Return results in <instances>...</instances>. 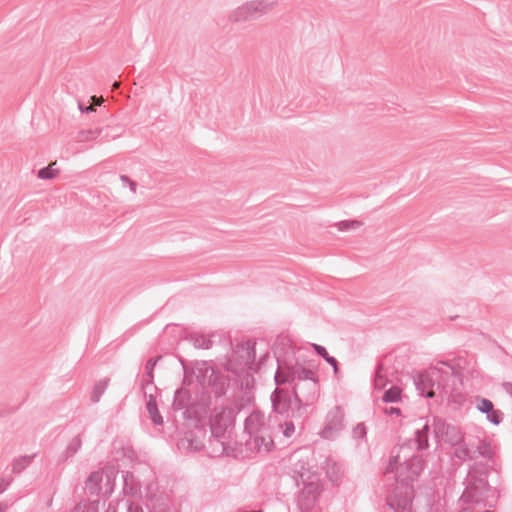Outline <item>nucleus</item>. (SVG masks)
I'll return each mask as SVG.
<instances>
[{
	"label": "nucleus",
	"mask_w": 512,
	"mask_h": 512,
	"mask_svg": "<svg viewBox=\"0 0 512 512\" xmlns=\"http://www.w3.org/2000/svg\"><path fill=\"white\" fill-rule=\"evenodd\" d=\"M384 412L388 415H400L401 414V410L400 408H397V407H390V408H386L384 410Z\"/></svg>",
	"instance_id": "37998d69"
},
{
	"label": "nucleus",
	"mask_w": 512,
	"mask_h": 512,
	"mask_svg": "<svg viewBox=\"0 0 512 512\" xmlns=\"http://www.w3.org/2000/svg\"><path fill=\"white\" fill-rule=\"evenodd\" d=\"M58 175V170L53 169L52 166L43 167L38 170L37 176L40 179H53Z\"/></svg>",
	"instance_id": "f704fd0d"
},
{
	"label": "nucleus",
	"mask_w": 512,
	"mask_h": 512,
	"mask_svg": "<svg viewBox=\"0 0 512 512\" xmlns=\"http://www.w3.org/2000/svg\"><path fill=\"white\" fill-rule=\"evenodd\" d=\"M326 465H327L326 475H327L328 479L331 482H337L339 475H338V467H337L336 463L330 464L327 461Z\"/></svg>",
	"instance_id": "c9c22d12"
},
{
	"label": "nucleus",
	"mask_w": 512,
	"mask_h": 512,
	"mask_svg": "<svg viewBox=\"0 0 512 512\" xmlns=\"http://www.w3.org/2000/svg\"><path fill=\"white\" fill-rule=\"evenodd\" d=\"M8 486H9V483H7L6 485H2L0 487V494L3 493L7 489Z\"/></svg>",
	"instance_id": "8fccbe9b"
},
{
	"label": "nucleus",
	"mask_w": 512,
	"mask_h": 512,
	"mask_svg": "<svg viewBox=\"0 0 512 512\" xmlns=\"http://www.w3.org/2000/svg\"><path fill=\"white\" fill-rule=\"evenodd\" d=\"M477 409L486 414L487 420L494 425H499L503 420V413L494 408L491 400L486 398L477 399Z\"/></svg>",
	"instance_id": "6ab92c4d"
},
{
	"label": "nucleus",
	"mask_w": 512,
	"mask_h": 512,
	"mask_svg": "<svg viewBox=\"0 0 512 512\" xmlns=\"http://www.w3.org/2000/svg\"><path fill=\"white\" fill-rule=\"evenodd\" d=\"M188 339L198 349H209L213 344L212 340L203 334L192 333Z\"/></svg>",
	"instance_id": "c85d7f7f"
},
{
	"label": "nucleus",
	"mask_w": 512,
	"mask_h": 512,
	"mask_svg": "<svg viewBox=\"0 0 512 512\" xmlns=\"http://www.w3.org/2000/svg\"><path fill=\"white\" fill-rule=\"evenodd\" d=\"M293 479L296 483V486H300V484L305 485L311 482H317L320 481L319 476L317 473L309 470H305V472H302V474H299V476H293Z\"/></svg>",
	"instance_id": "7c9ffc66"
},
{
	"label": "nucleus",
	"mask_w": 512,
	"mask_h": 512,
	"mask_svg": "<svg viewBox=\"0 0 512 512\" xmlns=\"http://www.w3.org/2000/svg\"><path fill=\"white\" fill-rule=\"evenodd\" d=\"M105 490L103 491L102 482L104 480V472L97 470L92 472L85 481V489L90 496L109 497L113 492V483L109 475L105 476Z\"/></svg>",
	"instance_id": "9d476101"
},
{
	"label": "nucleus",
	"mask_w": 512,
	"mask_h": 512,
	"mask_svg": "<svg viewBox=\"0 0 512 512\" xmlns=\"http://www.w3.org/2000/svg\"><path fill=\"white\" fill-rule=\"evenodd\" d=\"M161 359V356L150 358L145 365V374L141 381V386L143 390L153 384L154 381V368L157 362Z\"/></svg>",
	"instance_id": "b1692460"
},
{
	"label": "nucleus",
	"mask_w": 512,
	"mask_h": 512,
	"mask_svg": "<svg viewBox=\"0 0 512 512\" xmlns=\"http://www.w3.org/2000/svg\"><path fill=\"white\" fill-rule=\"evenodd\" d=\"M122 134L121 127H102L89 129L79 132V141H90L100 139L101 141H108L110 139H116Z\"/></svg>",
	"instance_id": "2eb2a0df"
},
{
	"label": "nucleus",
	"mask_w": 512,
	"mask_h": 512,
	"mask_svg": "<svg viewBox=\"0 0 512 512\" xmlns=\"http://www.w3.org/2000/svg\"><path fill=\"white\" fill-rule=\"evenodd\" d=\"M7 483H9V484H10V481H7V482H6L4 478L0 479V487H1L2 485H6Z\"/></svg>",
	"instance_id": "3c124183"
},
{
	"label": "nucleus",
	"mask_w": 512,
	"mask_h": 512,
	"mask_svg": "<svg viewBox=\"0 0 512 512\" xmlns=\"http://www.w3.org/2000/svg\"><path fill=\"white\" fill-rule=\"evenodd\" d=\"M344 414L339 406L329 411L326 424L320 432L323 439L332 440L344 429Z\"/></svg>",
	"instance_id": "ddd939ff"
},
{
	"label": "nucleus",
	"mask_w": 512,
	"mask_h": 512,
	"mask_svg": "<svg viewBox=\"0 0 512 512\" xmlns=\"http://www.w3.org/2000/svg\"><path fill=\"white\" fill-rule=\"evenodd\" d=\"M282 427L276 416H266L260 410H254L244 423V432L248 435L245 440L246 451L252 453H268L274 447V435Z\"/></svg>",
	"instance_id": "f03ea898"
},
{
	"label": "nucleus",
	"mask_w": 512,
	"mask_h": 512,
	"mask_svg": "<svg viewBox=\"0 0 512 512\" xmlns=\"http://www.w3.org/2000/svg\"><path fill=\"white\" fill-rule=\"evenodd\" d=\"M210 430H211V438L210 444H217L218 446L214 448L215 452L224 453L225 448V439H226V430L227 423L225 417L221 414H216L210 419Z\"/></svg>",
	"instance_id": "4468645a"
},
{
	"label": "nucleus",
	"mask_w": 512,
	"mask_h": 512,
	"mask_svg": "<svg viewBox=\"0 0 512 512\" xmlns=\"http://www.w3.org/2000/svg\"><path fill=\"white\" fill-rule=\"evenodd\" d=\"M195 112L198 115V117H200V118H207L208 117V112L203 110L202 104H199V105L196 106Z\"/></svg>",
	"instance_id": "79ce46f5"
},
{
	"label": "nucleus",
	"mask_w": 512,
	"mask_h": 512,
	"mask_svg": "<svg viewBox=\"0 0 512 512\" xmlns=\"http://www.w3.org/2000/svg\"><path fill=\"white\" fill-rule=\"evenodd\" d=\"M128 186L130 188V190L133 192V193H136V189H137V183L133 180H131L129 183H128Z\"/></svg>",
	"instance_id": "a18cd8bd"
},
{
	"label": "nucleus",
	"mask_w": 512,
	"mask_h": 512,
	"mask_svg": "<svg viewBox=\"0 0 512 512\" xmlns=\"http://www.w3.org/2000/svg\"><path fill=\"white\" fill-rule=\"evenodd\" d=\"M320 493V481H310L308 484L303 485V488L298 495V505L300 506L301 510L312 509L316 501L318 500Z\"/></svg>",
	"instance_id": "dca6fc26"
},
{
	"label": "nucleus",
	"mask_w": 512,
	"mask_h": 512,
	"mask_svg": "<svg viewBox=\"0 0 512 512\" xmlns=\"http://www.w3.org/2000/svg\"><path fill=\"white\" fill-rule=\"evenodd\" d=\"M432 426L434 437L438 441H443L455 448L461 442L463 435L460 429L454 424L447 422L445 419L433 416Z\"/></svg>",
	"instance_id": "1a4fd4ad"
},
{
	"label": "nucleus",
	"mask_w": 512,
	"mask_h": 512,
	"mask_svg": "<svg viewBox=\"0 0 512 512\" xmlns=\"http://www.w3.org/2000/svg\"><path fill=\"white\" fill-rule=\"evenodd\" d=\"M309 469L310 467L307 462L299 460L294 464L293 476H299V474H302V472H305V470Z\"/></svg>",
	"instance_id": "4c0bfd02"
},
{
	"label": "nucleus",
	"mask_w": 512,
	"mask_h": 512,
	"mask_svg": "<svg viewBox=\"0 0 512 512\" xmlns=\"http://www.w3.org/2000/svg\"><path fill=\"white\" fill-rule=\"evenodd\" d=\"M120 180L124 183V184H128L131 179L127 176V175H121L120 176Z\"/></svg>",
	"instance_id": "49530a36"
},
{
	"label": "nucleus",
	"mask_w": 512,
	"mask_h": 512,
	"mask_svg": "<svg viewBox=\"0 0 512 512\" xmlns=\"http://www.w3.org/2000/svg\"><path fill=\"white\" fill-rule=\"evenodd\" d=\"M373 382L375 389L378 390H381L386 386L388 380L386 378V368L384 367L383 362H379L377 364Z\"/></svg>",
	"instance_id": "cd10ccee"
},
{
	"label": "nucleus",
	"mask_w": 512,
	"mask_h": 512,
	"mask_svg": "<svg viewBox=\"0 0 512 512\" xmlns=\"http://www.w3.org/2000/svg\"><path fill=\"white\" fill-rule=\"evenodd\" d=\"M413 498V486L395 487L392 496L387 498V505L395 512H410Z\"/></svg>",
	"instance_id": "f8f14e48"
},
{
	"label": "nucleus",
	"mask_w": 512,
	"mask_h": 512,
	"mask_svg": "<svg viewBox=\"0 0 512 512\" xmlns=\"http://www.w3.org/2000/svg\"><path fill=\"white\" fill-rule=\"evenodd\" d=\"M460 374L450 365L446 368L432 367L428 371L420 372L414 377V384L421 396L432 398L435 395L434 387L446 389L450 379L460 380Z\"/></svg>",
	"instance_id": "20e7f679"
},
{
	"label": "nucleus",
	"mask_w": 512,
	"mask_h": 512,
	"mask_svg": "<svg viewBox=\"0 0 512 512\" xmlns=\"http://www.w3.org/2000/svg\"><path fill=\"white\" fill-rule=\"evenodd\" d=\"M483 512H494V511H492V510H485V511H483Z\"/></svg>",
	"instance_id": "864d4df0"
},
{
	"label": "nucleus",
	"mask_w": 512,
	"mask_h": 512,
	"mask_svg": "<svg viewBox=\"0 0 512 512\" xmlns=\"http://www.w3.org/2000/svg\"><path fill=\"white\" fill-rule=\"evenodd\" d=\"M413 498V486L395 487L392 496L387 498V505L395 512H410Z\"/></svg>",
	"instance_id": "9b49d317"
},
{
	"label": "nucleus",
	"mask_w": 512,
	"mask_h": 512,
	"mask_svg": "<svg viewBox=\"0 0 512 512\" xmlns=\"http://www.w3.org/2000/svg\"><path fill=\"white\" fill-rule=\"evenodd\" d=\"M284 430H283V434L285 437L289 438L293 435V433L295 432V425L293 423V421H286L284 423Z\"/></svg>",
	"instance_id": "ea45409f"
},
{
	"label": "nucleus",
	"mask_w": 512,
	"mask_h": 512,
	"mask_svg": "<svg viewBox=\"0 0 512 512\" xmlns=\"http://www.w3.org/2000/svg\"><path fill=\"white\" fill-rule=\"evenodd\" d=\"M215 371L216 369L207 361L196 362L193 368V374L203 388H206L207 383H209L210 378L214 375Z\"/></svg>",
	"instance_id": "aec40b11"
},
{
	"label": "nucleus",
	"mask_w": 512,
	"mask_h": 512,
	"mask_svg": "<svg viewBox=\"0 0 512 512\" xmlns=\"http://www.w3.org/2000/svg\"><path fill=\"white\" fill-rule=\"evenodd\" d=\"M276 5L275 0H253L239 6L229 14L231 22L240 23L256 20Z\"/></svg>",
	"instance_id": "6e6552de"
},
{
	"label": "nucleus",
	"mask_w": 512,
	"mask_h": 512,
	"mask_svg": "<svg viewBox=\"0 0 512 512\" xmlns=\"http://www.w3.org/2000/svg\"><path fill=\"white\" fill-rule=\"evenodd\" d=\"M312 347L316 354L322 357L329 365L332 366L334 375H338L339 373V363L337 359L333 356H330L326 350V348L319 344H312Z\"/></svg>",
	"instance_id": "a878e982"
},
{
	"label": "nucleus",
	"mask_w": 512,
	"mask_h": 512,
	"mask_svg": "<svg viewBox=\"0 0 512 512\" xmlns=\"http://www.w3.org/2000/svg\"><path fill=\"white\" fill-rule=\"evenodd\" d=\"M490 471L491 467L488 464L474 463L468 471L465 479L466 486L460 500L466 504L484 503L491 489L487 480Z\"/></svg>",
	"instance_id": "7ed1b4c3"
},
{
	"label": "nucleus",
	"mask_w": 512,
	"mask_h": 512,
	"mask_svg": "<svg viewBox=\"0 0 512 512\" xmlns=\"http://www.w3.org/2000/svg\"><path fill=\"white\" fill-rule=\"evenodd\" d=\"M233 357L243 367L252 370L255 364V343L251 341L242 342L233 350Z\"/></svg>",
	"instance_id": "f3484780"
},
{
	"label": "nucleus",
	"mask_w": 512,
	"mask_h": 512,
	"mask_svg": "<svg viewBox=\"0 0 512 512\" xmlns=\"http://www.w3.org/2000/svg\"><path fill=\"white\" fill-rule=\"evenodd\" d=\"M272 412L283 415L287 418L302 419L305 414V405L297 403L295 397L292 399L291 393L278 385L271 396Z\"/></svg>",
	"instance_id": "423d86ee"
},
{
	"label": "nucleus",
	"mask_w": 512,
	"mask_h": 512,
	"mask_svg": "<svg viewBox=\"0 0 512 512\" xmlns=\"http://www.w3.org/2000/svg\"><path fill=\"white\" fill-rule=\"evenodd\" d=\"M122 478H123V491L127 494V493H130V494H133L134 492V489L133 487L129 484L130 481L133 480L134 476L131 472H125L123 473L122 475Z\"/></svg>",
	"instance_id": "e433bc0d"
},
{
	"label": "nucleus",
	"mask_w": 512,
	"mask_h": 512,
	"mask_svg": "<svg viewBox=\"0 0 512 512\" xmlns=\"http://www.w3.org/2000/svg\"><path fill=\"white\" fill-rule=\"evenodd\" d=\"M228 385L227 377L220 370L216 369L206 387H210L216 397H221L225 394Z\"/></svg>",
	"instance_id": "412c9836"
},
{
	"label": "nucleus",
	"mask_w": 512,
	"mask_h": 512,
	"mask_svg": "<svg viewBox=\"0 0 512 512\" xmlns=\"http://www.w3.org/2000/svg\"><path fill=\"white\" fill-rule=\"evenodd\" d=\"M144 395L147 397V392L144 390ZM146 410L149 414V417L151 421L155 425H162L163 424V417L159 412L156 397L153 394L148 395V399L146 402Z\"/></svg>",
	"instance_id": "5701e85b"
},
{
	"label": "nucleus",
	"mask_w": 512,
	"mask_h": 512,
	"mask_svg": "<svg viewBox=\"0 0 512 512\" xmlns=\"http://www.w3.org/2000/svg\"><path fill=\"white\" fill-rule=\"evenodd\" d=\"M127 511L128 512H144L142 507L139 504H135L133 502H128Z\"/></svg>",
	"instance_id": "a19ab883"
},
{
	"label": "nucleus",
	"mask_w": 512,
	"mask_h": 512,
	"mask_svg": "<svg viewBox=\"0 0 512 512\" xmlns=\"http://www.w3.org/2000/svg\"><path fill=\"white\" fill-rule=\"evenodd\" d=\"M366 433L367 431L364 423L357 424L352 431L353 438L355 439L364 438L366 436Z\"/></svg>",
	"instance_id": "58836bf2"
},
{
	"label": "nucleus",
	"mask_w": 512,
	"mask_h": 512,
	"mask_svg": "<svg viewBox=\"0 0 512 512\" xmlns=\"http://www.w3.org/2000/svg\"><path fill=\"white\" fill-rule=\"evenodd\" d=\"M82 446V440L80 435L75 436L71 442L68 444L65 451L59 456L58 461L59 462H65L69 458L73 457L81 448Z\"/></svg>",
	"instance_id": "393cba45"
},
{
	"label": "nucleus",
	"mask_w": 512,
	"mask_h": 512,
	"mask_svg": "<svg viewBox=\"0 0 512 512\" xmlns=\"http://www.w3.org/2000/svg\"><path fill=\"white\" fill-rule=\"evenodd\" d=\"M35 455H25L16 459L12 464V472L15 474L21 473L32 461Z\"/></svg>",
	"instance_id": "473e14b6"
},
{
	"label": "nucleus",
	"mask_w": 512,
	"mask_h": 512,
	"mask_svg": "<svg viewBox=\"0 0 512 512\" xmlns=\"http://www.w3.org/2000/svg\"><path fill=\"white\" fill-rule=\"evenodd\" d=\"M191 403V394L189 390L184 388H179L174 393V400L172 403L173 410L181 411L182 416L185 419L190 418L189 416V405Z\"/></svg>",
	"instance_id": "a211bd4d"
},
{
	"label": "nucleus",
	"mask_w": 512,
	"mask_h": 512,
	"mask_svg": "<svg viewBox=\"0 0 512 512\" xmlns=\"http://www.w3.org/2000/svg\"><path fill=\"white\" fill-rule=\"evenodd\" d=\"M401 394V388L397 386H392L383 393L382 401L385 403H397L401 401Z\"/></svg>",
	"instance_id": "c756f323"
},
{
	"label": "nucleus",
	"mask_w": 512,
	"mask_h": 512,
	"mask_svg": "<svg viewBox=\"0 0 512 512\" xmlns=\"http://www.w3.org/2000/svg\"><path fill=\"white\" fill-rule=\"evenodd\" d=\"M430 432L429 421L426 420L421 428H417L415 431V438L410 442L416 445V449L421 451L429 447L428 436Z\"/></svg>",
	"instance_id": "4be33fe9"
},
{
	"label": "nucleus",
	"mask_w": 512,
	"mask_h": 512,
	"mask_svg": "<svg viewBox=\"0 0 512 512\" xmlns=\"http://www.w3.org/2000/svg\"><path fill=\"white\" fill-rule=\"evenodd\" d=\"M109 379H103L98 381L91 394V401L93 403H97L100 401L101 396L104 394L107 386H108Z\"/></svg>",
	"instance_id": "2f4dec72"
},
{
	"label": "nucleus",
	"mask_w": 512,
	"mask_h": 512,
	"mask_svg": "<svg viewBox=\"0 0 512 512\" xmlns=\"http://www.w3.org/2000/svg\"><path fill=\"white\" fill-rule=\"evenodd\" d=\"M7 507H8L7 504L0 503V512H6Z\"/></svg>",
	"instance_id": "09e8293b"
},
{
	"label": "nucleus",
	"mask_w": 512,
	"mask_h": 512,
	"mask_svg": "<svg viewBox=\"0 0 512 512\" xmlns=\"http://www.w3.org/2000/svg\"><path fill=\"white\" fill-rule=\"evenodd\" d=\"M493 455L490 443L484 438L474 436L462 437L454 450V456L461 461L474 460L478 457L492 460Z\"/></svg>",
	"instance_id": "0eeeda50"
},
{
	"label": "nucleus",
	"mask_w": 512,
	"mask_h": 512,
	"mask_svg": "<svg viewBox=\"0 0 512 512\" xmlns=\"http://www.w3.org/2000/svg\"><path fill=\"white\" fill-rule=\"evenodd\" d=\"M424 468V461L420 455H412L403 458L400 455L393 457L385 471L386 474L394 473L396 486L405 488L413 486V482L417 480Z\"/></svg>",
	"instance_id": "39448f33"
},
{
	"label": "nucleus",
	"mask_w": 512,
	"mask_h": 512,
	"mask_svg": "<svg viewBox=\"0 0 512 512\" xmlns=\"http://www.w3.org/2000/svg\"><path fill=\"white\" fill-rule=\"evenodd\" d=\"M113 86H114V88H117L119 86V84L117 82H114Z\"/></svg>",
	"instance_id": "603ef678"
},
{
	"label": "nucleus",
	"mask_w": 512,
	"mask_h": 512,
	"mask_svg": "<svg viewBox=\"0 0 512 512\" xmlns=\"http://www.w3.org/2000/svg\"><path fill=\"white\" fill-rule=\"evenodd\" d=\"M362 225L358 220H344L336 224L339 231L355 230Z\"/></svg>",
	"instance_id": "72a5a7b5"
},
{
	"label": "nucleus",
	"mask_w": 512,
	"mask_h": 512,
	"mask_svg": "<svg viewBox=\"0 0 512 512\" xmlns=\"http://www.w3.org/2000/svg\"><path fill=\"white\" fill-rule=\"evenodd\" d=\"M459 512H474V511H473L472 507L467 506V507L462 508Z\"/></svg>",
	"instance_id": "de8ad7c7"
},
{
	"label": "nucleus",
	"mask_w": 512,
	"mask_h": 512,
	"mask_svg": "<svg viewBox=\"0 0 512 512\" xmlns=\"http://www.w3.org/2000/svg\"><path fill=\"white\" fill-rule=\"evenodd\" d=\"M79 109L82 113H89L94 110V107L92 105L85 106L84 104L79 103Z\"/></svg>",
	"instance_id": "c03bdc74"
},
{
	"label": "nucleus",
	"mask_w": 512,
	"mask_h": 512,
	"mask_svg": "<svg viewBox=\"0 0 512 512\" xmlns=\"http://www.w3.org/2000/svg\"><path fill=\"white\" fill-rule=\"evenodd\" d=\"M277 370L274 375L276 385L294 383L293 396L297 403L309 405L317 400L320 391L318 374L310 367H305L292 355L281 356L275 352Z\"/></svg>",
	"instance_id": "f257e3e1"
},
{
	"label": "nucleus",
	"mask_w": 512,
	"mask_h": 512,
	"mask_svg": "<svg viewBox=\"0 0 512 512\" xmlns=\"http://www.w3.org/2000/svg\"><path fill=\"white\" fill-rule=\"evenodd\" d=\"M203 443L199 440L192 438V434L186 435L178 442V447L188 451H200L203 448Z\"/></svg>",
	"instance_id": "bb28decb"
}]
</instances>
